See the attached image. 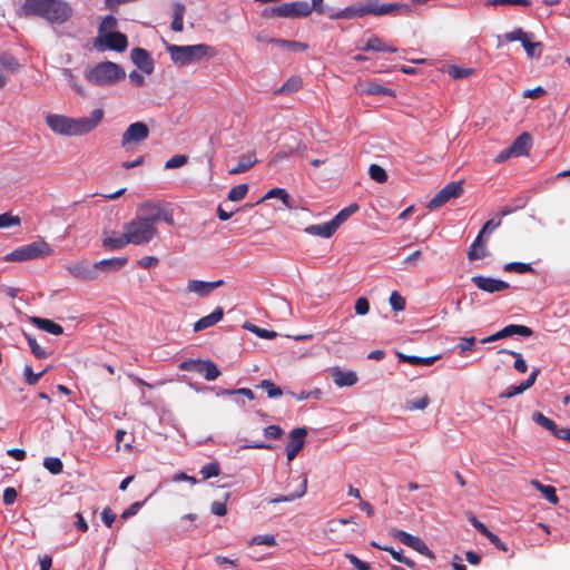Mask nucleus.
<instances>
[{
  "instance_id": "nucleus-29",
  "label": "nucleus",
  "mask_w": 570,
  "mask_h": 570,
  "mask_svg": "<svg viewBox=\"0 0 570 570\" xmlns=\"http://www.w3.org/2000/svg\"><path fill=\"white\" fill-rule=\"evenodd\" d=\"M396 356L400 362L409 363L411 365H423V366H431L434 364L438 360L441 358V355H434L429 357H420L414 355H406L403 353H396Z\"/></svg>"
},
{
  "instance_id": "nucleus-31",
  "label": "nucleus",
  "mask_w": 570,
  "mask_h": 570,
  "mask_svg": "<svg viewBox=\"0 0 570 570\" xmlns=\"http://www.w3.org/2000/svg\"><path fill=\"white\" fill-rule=\"evenodd\" d=\"M364 51H389L396 52L397 49L395 47L389 46L382 41L377 36L370 37L365 45L362 47Z\"/></svg>"
},
{
  "instance_id": "nucleus-43",
  "label": "nucleus",
  "mask_w": 570,
  "mask_h": 570,
  "mask_svg": "<svg viewBox=\"0 0 570 570\" xmlns=\"http://www.w3.org/2000/svg\"><path fill=\"white\" fill-rule=\"evenodd\" d=\"M499 353H505V354H509V355L513 356L515 358L514 364H513V367L515 368V371H518L520 373H525L527 372L528 364L524 361V358H523L521 353L514 352V351H510V350H505V348L500 350Z\"/></svg>"
},
{
  "instance_id": "nucleus-60",
  "label": "nucleus",
  "mask_w": 570,
  "mask_h": 570,
  "mask_svg": "<svg viewBox=\"0 0 570 570\" xmlns=\"http://www.w3.org/2000/svg\"><path fill=\"white\" fill-rule=\"evenodd\" d=\"M187 160L188 158L186 155H175L166 161L165 168L174 169L181 167L187 163Z\"/></svg>"
},
{
  "instance_id": "nucleus-18",
  "label": "nucleus",
  "mask_w": 570,
  "mask_h": 570,
  "mask_svg": "<svg viewBox=\"0 0 570 570\" xmlns=\"http://www.w3.org/2000/svg\"><path fill=\"white\" fill-rule=\"evenodd\" d=\"M132 62L145 73L150 75L154 70V60L150 53L142 48H134L130 52Z\"/></svg>"
},
{
  "instance_id": "nucleus-59",
  "label": "nucleus",
  "mask_w": 570,
  "mask_h": 570,
  "mask_svg": "<svg viewBox=\"0 0 570 570\" xmlns=\"http://www.w3.org/2000/svg\"><path fill=\"white\" fill-rule=\"evenodd\" d=\"M390 304L395 312L403 311L405 308V298L402 297L397 292H392L390 295Z\"/></svg>"
},
{
  "instance_id": "nucleus-48",
  "label": "nucleus",
  "mask_w": 570,
  "mask_h": 570,
  "mask_svg": "<svg viewBox=\"0 0 570 570\" xmlns=\"http://www.w3.org/2000/svg\"><path fill=\"white\" fill-rule=\"evenodd\" d=\"M248 189L249 187L247 184L236 185L229 190L228 199L232 202H239L246 196Z\"/></svg>"
},
{
  "instance_id": "nucleus-46",
  "label": "nucleus",
  "mask_w": 570,
  "mask_h": 570,
  "mask_svg": "<svg viewBox=\"0 0 570 570\" xmlns=\"http://www.w3.org/2000/svg\"><path fill=\"white\" fill-rule=\"evenodd\" d=\"M24 337L29 344V347L32 352V354L37 357V358H47L48 357V353L45 351V348H42L36 341L35 337H32L30 334L28 333H24Z\"/></svg>"
},
{
  "instance_id": "nucleus-12",
  "label": "nucleus",
  "mask_w": 570,
  "mask_h": 570,
  "mask_svg": "<svg viewBox=\"0 0 570 570\" xmlns=\"http://www.w3.org/2000/svg\"><path fill=\"white\" fill-rule=\"evenodd\" d=\"M463 194L462 181H451L445 185L428 204V208L433 210L443 206L452 198H459Z\"/></svg>"
},
{
  "instance_id": "nucleus-57",
  "label": "nucleus",
  "mask_w": 570,
  "mask_h": 570,
  "mask_svg": "<svg viewBox=\"0 0 570 570\" xmlns=\"http://www.w3.org/2000/svg\"><path fill=\"white\" fill-rule=\"evenodd\" d=\"M236 394L243 395V396L247 397L249 401L255 399L253 391L247 387H240V389H236V390H220L217 393L218 396L219 395H236Z\"/></svg>"
},
{
  "instance_id": "nucleus-37",
  "label": "nucleus",
  "mask_w": 570,
  "mask_h": 570,
  "mask_svg": "<svg viewBox=\"0 0 570 570\" xmlns=\"http://www.w3.org/2000/svg\"><path fill=\"white\" fill-rule=\"evenodd\" d=\"M362 91L367 95H383V96H390V97L395 96V92L391 88L384 87L376 81L366 82V85H365L364 89H362Z\"/></svg>"
},
{
  "instance_id": "nucleus-28",
  "label": "nucleus",
  "mask_w": 570,
  "mask_h": 570,
  "mask_svg": "<svg viewBox=\"0 0 570 570\" xmlns=\"http://www.w3.org/2000/svg\"><path fill=\"white\" fill-rule=\"evenodd\" d=\"M531 144V136L528 132L519 135L510 146V151L514 153V156L520 157L528 154Z\"/></svg>"
},
{
  "instance_id": "nucleus-45",
  "label": "nucleus",
  "mask_w": 570,
  "mask_h": 570,
  "mask_svg": "<svg viewBox=\"0 0 570 570\" xmlns=\"http://www.w3.org/2000/svg\"><path fill=\"white\" fill-rule=\"evenodd\" d=\"M504 272H514L518 274L533 273L534 269L530 264L520 263V262H511L504 265Z\"/></svg>"
},
{
  "instance_id": "nucleus-49",
  "label": "nucleus",
  "mask_w": 570,
  "mask_h": 570,
  "mask_svg": "<svg viewBox=\"0 0 570 570\" xmlns=\"http://www.w3.org/2000/svg\"><path fill=\"white\" fill-rule=\"evenodd\" d=\"M370 177L376 183L383 184L387 180L386 170L380 165L373 164L368 169Z\"/></svg>"
},
{
  "instance_id": "nucleus-9",
  "label": "nucleus",
  "mask_w": 570,
  "mask_h": 570,
  "mask_svg": "<svg viewBox=\"0 0 570 570\" xmlns=\"http://www.w3.org/2000/svg\"><path fill=\"white\" fill-rule=\"evenodd\" d=\"M94 45L98 51L115 50L117 52H124L128 47V39L126 35L119 31L107 32L105 35H98Z\"/></svg>"
},
{
  "instance_id": "nucleus-8",
  "label": "nucleus",
  "mask_w": 570,
  "mask_h": 570,
  "mask_svg": "<svg viewBox=\"0 0 570 570\" xmlns=\"http://www.w3.org/2000/svg\"><path fill=\"white\" fill-rule=\"evenodd\" d=\"M51 254V248L46 242H33L21 248L13 250L9 255V259L13 262H24L36 259L39 257L48 256Z\"/></svg>"
},
{
  "instance_id": "nucleus-44",
  "label": "nucleus",
  "mask_w": 570,
  "mask_h": 570,
  "mask_svg": "<svg viewBox=\"0 0 570 570\" xmlns=\"http://www.w3.org/2000/svg\"><path fill=\"white\" fill-rule=\"evenodd\" d=\"M257 387L266 391L269 399L279 397L283 395V390L274 384L271 380H263Z\"/></svg>"
},
{
  "instance_id": "nucleus-55",
  "label": "nucleus",
  "mask_w": 570,
  "mask_h": 570,
  "mask_svg": "<svg viewBox=\"0 0 570 570\" xmlns=\"http://www.w3.org/2000/svg\"><path fill=\"white\" fill-rule=\"evenodd\" d=\"M117 27V19L114 16H107L104 18L101 23L99 24V35H105L107 32H115L114 29Z\"/></svg>"
},
{
  "instance_id": "nucleus-56",
  "label": "nucleus",
  "mask_w": 570,
  "mask_h": 570,
  "mask_svg": "<svg viewBox=\"0 0 570 570\" xmlns=\"http://www.w3.org/2000/svg\"><path fill=\"white\" fill-rule=\"evenodd\" d=\"M21 223L19 216L11 215L9 213H3L0 215V228H8L11 226H19Z\"/></svg>"
},
{
  "instance_id": "nucleus-30",
  "label": "nucleus",
  "mask_w": 570,
  "mask_h": 570,
  "mask_svg": "<svg viewBox=\"0 0 570 570\" xmlns=\"http://www.w3.org/2000/svg\"><path fill=\"white\" fill-rule=\"evenodd\" d=\"M31 323L35 324L38 328L46 331L52 335H61L63 333V328L61 325L48 318L33 316L31 317Z\"/></svg>"
},
{
  "instance_id": "nucleus-64",
  "label": "nucleus",
  "mask_w": 570,
  "mask_h": 570,
  "mask_svg": "<svg viewBox=\"0 0 570 570\" xmlns=\"http://www.w3.org/2000/svg\"><path fill=\"white\" fill-rule=\"evenodd\" d=\"M345 558L356 570H370L368 563L360 560L355 554L346 553Z\"/></svg>"
},
{
  "instance_id": "nucleus-6",
  "label": "nucleus",
  "mask_w": 570,
  "mask_h": 570,
  "mask_svg": "<svg viewBox=\"0 0 570 570\" xmlns=\"http://www.w3.org/2000/svg\"><path fill=\"white\" fill-rule=\"evenodd\" d=\"M312 8L306 1H294L283 3L278 7L264 10V17H279V18H303L309 16Z\"/></svg>"
},
{
  "instance_id": "nucleus-26",
  "label": "nucleus",
  "mask_w": 570,
  "mask_h": 570,
  "mask_svg": "<svg viewBox=\"0 0 570 570\" xmlns=\"http://www.w3.org/2000/svg\"><path fill=\"white\" fill-rule=\"evenodd\" d=\"M48 0H24L20 8L21 14L26 17H40L46 8Z\"/></svg>"
},
{
  "instance_id": "nucleus-40",
  "label": "nucleus",
  "mask_w": 570,
  "mask_h": 570,
  "mask_svg": "<svg viewBox=\"0 0 570 570\" xmlns=\"http://www.w3.org/2000/svg\"><path fill=\"white\" fill-rule=\"evenodd\" d=\"M360 209L357 204H351L347 207L340 210L333 218V225L337 228L345 223L353 214H355Z\"/></svg>"
},
{
  "instance_id": "nucleus-63",
  "label": "nucleus",
  "mask_w": 570,
  "mask_h": 570,
  "mask_svg": "<svg viewBox=\"0 0 570 570\" xmlns=\"http://www.w3.org/2000/svg\"><path fill=\"white\" fill-rule=\"evenodd\" d=\"M529 36V33H527L525 31H523L521 28H517L514 29L513 31L511 32H507L504 35V39L507 41H520L521 43L523 42V40H525V38Z\"/></svg>"
},
{
  "instance_id": "nucleus-35",
  "label": "nucleus",
  "mask_w": 570,
  "mask_h": 570,
  "mask_svg": "<svg viewBox=\"0 0 570 570\" xmlns=\"http://www.w3.org/2000/svg\"><path fill=\"white\" fill-rule=\"evenodd\" d=\"M185 11H186V8L183 3H180V2L175 3L173 21L170 24V28L173 31H175V32L183 31Z\"/></svg>"
},
{
  "instance_id": "nucleus-34",
  "label": "nucleus",
  "mask_w": 570,
  "mask_h": 570,
  "mask_svg": "<svg viewBox=\"0 0 570 570\" xmlns=\"http://www.w3.org/2000/svg\"><path fill=\"white\" fill-rule=\"evenodd\" d=\"M256 163H257V159L255 157V154L243 155L239 158L237 165L235 167H233L232 169H229V174L236 175V174L245 173L248 169H250Z\"/></svg>"
},
{
  "instance_id": "nucleus-58",
  "label": "nucleus",
  "mask_w": 570,
  "mask_h": 570,
  "mask_svg": "<svg viewBox=\"0 0 570 570\" xmlns=\"http://www.w3.org/2000/svg\"><path fill=\"white\" fill-rule=\"evenodd\" d=\"M249 544H257V546H267V547H274L276 546V539L273 534H263V535H256L250 539Z\"/></svg>"
},
{
  "instance_id": "nucleus-33",
  "label": "nucleus",
  "mask_w": 570,
  "mask_h": 570,
  "mask_svg": "<svg viewBox=\"0 0 570 570\" xmlns=\"http://www.w3.org/2000/svg\"><path fill=\"white\" fill-rule=\"evenodd\" d=\"M530 484L535 488L551 504H557L559 502L556 489L552 485H544L535 479L531 480Z\"/></svg>"
},
{
  "instance_id": "nucleus-39",
  "label": "nucleus",
  "mask_w": 570,
  "mask_h": 570,
  "mask_svg": "<svg viewBox=\"0 0 570 570\" xmlns=\"http://www.w3.org/2000/svg\"><path fill=\"white\" fill-rule=\"evenodd\" d=\"M522 47L524 48L529 58H539L542 53V43L539 41H532V35L523 40Z\"/></svg>"
},
{
  "instance_id": "nucleus-38",
  "label": "nucleus",
  "mask_w": 570,
  "mask_h": 570,
  "mask_svg": "<svg viewBox=\"0 0 570 570\" xmlns=\"http://www.w3.org/2000/svg\"><path fill=\"white\" fill-rule=\"evenodd\" d=\"M303 86V80L298 76L288 78L275 94H292L298 91Z\"/></svg>"
},
{
  "instance_id": "nucleus-54",
  "label": "nucleus",
  "mask_w": 570,
  "mask_h": 570,
  "mask_svg": "<svg viewBox=\"0 0 570 570\" xmlns=\"http://www.w3.org/2000/svg\"><path fill=\"white\" fill-rule=\"evenodd\" d=\"M448 72L453 79H462L471 76L473 73V69L459 66H450Z\"/></svg>"
},
{
  "instance_id": "nucleus-10",
  "label": "nucleus",
  "mask_w": 570,
  "mask_h": 570,
  "mask_svg": "<svg viewBox=\"0 0 570 570\" xmlns=\"http://www.w3.org/2000/svg\"><path fill=\"white\" fill-rule=\"evenodd\" d=\"M149 136V128L142 121L130 124L121 136V147L130 150L134 145L145 141Z\"/></svg>"
},
{
  "instance_id": "nucleus-3",
  "label": "nucleus",
  "mask_w": 570,
  "mask_h": 570,
  "mask_svg": "<svg viewBox=\"0 0 570 570\" xmlns=\"http://www.w3.org/2000/svg\"><path fill=\"white\" fill-rule=\"evenodd\" d=\"M125 77L124 68L112 61H102L85 70L87 81L97 87L114 86Z\"/></svg>"
},
{
  "instance_id": "nucleus-15",
  "label": "nucleus",
  "mask_w": 570,
  "mask_h": 570,
  "mask_svg": "<svg viewBox=\"0 0 570 570\" xmlns=\"http://www.w3.org/2000/svg\"><path fill=\"white\" fill-rule=\"evenodd\" d=\"M307 431L304 428H296L291 431L288 435V441L286 443V455L287 460L292 461L296 458L299 451L303 449L305 444Z\"/></svg>"
},
{
  "instance_id": "nucleus-53",
  "label": "nucleus",
  "mask_w": 570,
  "mask_h": 570,
  "mask_svg": "<svg viewBox=\"0 0 570 570\" xmlns=\"http://www.w3.org/2000/svg\"><path fill=\"white\" fill-rule=\"evenodd\" d=\"M277 46H279L283 49L291 50V51H305L307 49L306 43H303L299 41H294V40H285V39L278 40Z\"/></svg>"
},
{
  "instance_id": "nucleus-25",
  "label": "nucleus",
  "mask_w": 570,
  "mask_h": 570,
  "mask_svg": "<svg viewBox=\"0 0 570 570\" xmlns=\"http://www.w3.org/2000/svg\"><path fill=\"white\" fill-rule=\"evenodd\" d=\"M334 383L340 386H352L357 382V375L353 371L335 368L332 373Z\"/></svg>"
},
{
  "instance_id": "nucleus-50",
  "label": "nucleus",
  "mask_w": 570,
  "mask_h": 570,
  "mask_svg": "<svg viewBox=\"0 0 570 570\" xmlns=\"http://www.w3.org/2000/svg\"><path fill=\"white\" fill-rule=\"evenodd\" d=\"M199 473L203 476V480H208L214 476H218L220 473V466L218 462H210L206 465H204Z\"/></svg>"
},
{
  "instance_id": "nucleus-7",
  "label": "nucleus",
  "mask_w": 570,
  "mask_h": 570,
  "mask_svg": "<svg viewBox=\"0 0 570 570\" xmlns=\"http://www.w3.org/2000/svg\"><path fill=\"white\" fill-rule=\"evenodd\" d=\"M72 16V8L63 0H48L40 18L51 23H63Z\"/></svg>"
},
{
  "instance_id": "nucleus-23",
  "label": "nucleus",
  "mask_w": 570,
  "mask_h": 570,
  "mask_svg": "<svg viewBox=\"0 0 570 570\" xmlns=\"http://www.w3.org/2000/svg\"><path fill=\"white\" fill-rule=\"evenodd\" d=\"M483 236H484V234H481V230H480L476 238L470 246V249L468 252V258L470 261L481 259L488 255L487 240L483 238Z\"/></svg>"
},
{
  "instance_id": "nucleus-14",
  "label": "nucleus",
  "mask_w": 570,
  "mask_h": 570,
  "mask_svg": "<svg viewBox=\"0 0 570 570\" xmlns=\"http://www.w3.org/2000/svg\"><path fill=\"white\" fill-rule=\"evenodd\" d=\"M532 420L543 429L548 430L556 438L570 442V429L559 428L554 421L547 417L541 412H534Z\"/></svg>"
},
{
  "instance_id": "nucleus-22",
  "label": "nucleus",
  "mask_w": 570,
  "mask_h": 570,
  "mask_svg": "<svg viewBox=\"0 0 570 570\" xmlns=\"http://www.w3.org/2000/svg\"><path fill=\"white\" fill-rule=\"evenodd\" d=\"M224 317V309L220 306H217L213 313L209 315L203 316L194 324V331L199 332L206 330L208 327L214 326Z\"/></svg>"
},
{
  "instance_id": "nucleus-16",
  "label": "nucleus",
  "mask_w": 570,
  "mask_h": 570,
  "mask_svg": "<svg viewBox=\"0 0 570 570\" xmlns=\"http://www.w3.org/2000/svg\"><path fill=\"white\" fill-rule=\"evenodd\" d=\"M472 283L485 293H499L510 288V284L498 278L475 275L471 278Z\"/></svg>"
},
{
  "instance_id": "nucleus-19",
  "label": "nucleus",
  "mask_w": 570,
  "mask_h": 570,
  "mask_svg": "<svg viewBox=\"0 0 570 570\" xmlns=\"http://www.w3.org/2000/svg\"><path fill=\"white\" fill-rule=\"evenodd\" d=\"M141 209H155V213L149 215L151 223L156 226V223L164 220L168 225H174V216L170 210L164 209L159 204L154 202H144Z\"/></svg>"
},
{
  "instance_id": "nucleus-17",
  "label": "nucleus",
  "mask_w": 570,
  "mask_h": 570,
  "mask_svg": "<svg viewBox=\"0 0 570 570\" xmlns=\"http://www.w3.org/2000/svg\"><path fill=\"white\" fill-rule=\"evenodd\" d=\"M69 274L78 279L91 281L97 278L95 264L90 265L87 261H80L67 266Z\"/></svg>"
},
{
  "instance_id": "nucleus-20",
  "label": "nucleus",
  "mask_w": 570,
  "mask_h": 570,
  "mask_svg": "<svg viewBox=\"0 0 570 570\" xmlns=\"http://www.w3.org/2000/svg\"><path fill=\"white\" fill-rule=\"evenodd\" d=\"M298 479H299V483H298L297 488L295 489V491H293L289 494L271 498L267 500V502L271 504H276V503H282V502H292L294 500H297V499H301L302 497H304L306 493V490H307V476L302 475Z\"/></svg>"
},
{
  "instance_id": "nucleus-32",
  "label": "nucleus",
  "mask_w": 570,
  "mask_h": 570,
  "mask_svg": "<svg viewBox=\"0 0 570 570\" xmlns=\"http://www.w3.org/2000/svg\"><path fill=\"white\" fill-rule=\"evenodd\" d=\"M128 238L124 232L121 235H111L102 239V245L109 250H117L128 245Z\"/></svg>"
},
{
  "instance_id": "nucleus-1",
  "label": "nucleus",
  "mask_w": 570,
  "mask_h": 570,
  "mask_svg": "<svg viewBox=\"0 0 570 570\" xmlns=\"http://www.w3.org/2000/svg\"><path fill=\"white\" fill-rule=\"evenodd\" d=\"M328 13L331 20L363 18L365 16H410L411 6L401 2L382 3L380 0H365Z\"/></svg>"
},
{
  "instance_id": "nucleus-52",
  "label": "nucleus",
  "mask_w": 570,
  "mask_h": 570,
  "mask_svg": "<svg viewBox=\"0 0 570 570\" xmlns=\"http://www.w3.org/2000/svg\"><path fill=\"white\" fill-rule=\"evenodd\" d=\"M47 371H48V368H45L43 371H41L39 373H33L32 367L30 365H26L24 372H23L24 382L28 385H36Z\"/></svg>"
},
{
  "instance_id": "nucleus-47",
  "label": "nucleus",
  "mask_w": 570,
  "mask_h": 570,
  "mask_svg": "<svg viewBox=\"0 0 570 570\" xmlns=\"http://www.w3.org/2000/svg\"><path fill=\"white\" fill-rule=\"evenodd\" d=\"M43 466L52 474L62 472L63 463L59 458L48 456L43 460Z\"/></svg>"
},
{
  "instance_id": "nucleus-62",
  "label": "nucleus",
  "mask_w": 570,
  "mask_h": 570,
  "mask_svg": "<svg viewBox=\"0 0 570 570\" xmlns=\"http://www.w3.org/2000/svg\"><path fill=\"white\" fill-rule=\"evenodd\" d=\"M355 313L360 316H364L370 312V302L366 297H358L355 302Z\"/></svg>"
},
{
  "instance_id": "nucleus-51",
  "label": "nucleus",
  "mask_w": 570,
  "mask_h": 570,
  "mask_svg": "<svg viewBox=\"0 0 570 570\" xmlns=\"http://www.w3.org/2000/svg\"><path fill=\"white\" fill-rule=\"evenodd\" d=\"M429 404H430V397L428 394H425L417 400L406 401L405 409L409 411L424 410Z\"/></svg>"
},
{
  "instance_id": "nucleus-61",
  "label": "nucleus",
  "mask_w": 570,
  "mask_h": 570,
  "mask_svg": "<svg viewBox=\"0 0 570 570\" xmlns=\"http://www.w3.org/2000/svg\"><path fill=\"white\" fill-rule=\"evenodd\" d=\"M0 65L3 68L12 70V71L17 70L19 67V63L17 62V60L11 55H8V53H2L0 56Z\"/></svg>"
},
{
  "instance_id": "nucleus-27",
  "label": "nucleus",
  "mask_w": 570,
  "mask_h": 570,
  "mask_svg": "<svg viewBox=\"0 0 570 570\" xmlns=\"http://www.w3.org/2000/svg\"><path fill=\"white\" fill-rule=\"evenodd\" d=\"M128 259L127 257H112L99 261L95 263L96 273L99 271L101 272H109V271H118L122 268L127 264Z\"/></svg>"
},
{
  "instance_id": "nucleus-4",
  "label": "nucleus",
  "mask_w": 570,
  "mask_h": 570,
  "mask_svg": "<svg viewBox=\"0 0 570 570\" xmlns=\"http://www.w3.org/2000/svg\"><path fill=\"white\" fill-rule=\"evenodd\" d=\"M167 51L173 62L180 67L216 56L215 48L206 43L188 46L168 45Z\"/></svg>"
},
{
  "instance_id": "nucleus-36",
  "label": "nucleus",
  "mask_w": 570,
  "mask_h": 570,
  "mask_svg": "<svg viewBox=\"0 0 570 570\" xmlns=\"http://www.w3.org/2000/svg\"><path fill=\"white\" fill-rule=\"evenodd\" d=\"M505 337H510L512 335H521L524 337H530L533 335L532 328L525 325L520 324H509L502 328Z\"/></svg>"
},
{
  "instance_id": "nucleus-21",
  "label": "nucleus",
  "mask_w": 570,
  "mask_h": 570,
  "mask_svg": "<svg viewBox=\"0 0 570 570\" xmlns=\"http://www.w3.org/2000/svg\"><path fill=\"white\" fill-rule=\"evenodd\" d=\"M224 284L223 279L216 282H204L190 279L187 285L189 292L196 293L199 296H207L209 293Z\"/></svg>"
},
{
  "instance_id": "nucleus-5",
  "label": "nucleus",
  "mask_w": 570,
  "mask_h": 570,
  "mask_svg": "<svg viewBox=\"0 0 570 570\" xmlns=\"http://www.w3.org/2000/svg\"><path fill=\"white\" fill-rule=\"evenodd\" d=\"M129 244L142 245L151 242L157 235V228L149 216H137L124 226Z\"/></svg>"
},
{
  "instance_id": "nucleus-41",
  "label": "nucleus",
  "mask_w": 570,
  "mask_h": 570,
  "mask_svg": "<svg viewBox=\"0 0 570 570\" xmlns=\"http://www.w3.org/2000/svg\"><path fill=\"white\" fill-rule=\"evenodd\" d=\"M61 75L63 76L65 80L68 82V85L70 87H72V89L81 97H85L86 96V90L85 88L79 83L77 77L75 76V73L72 72L71 69H68V68H63L61 70Z\"/></svg>"
},
{
  "instance_id": "nucleus-42",
  "label": "nucleus",
  "mask_w": 570,
  "mask_h": 570,
  "mask_svg": "<svg viewBox=\"0 0 570 570\" xmlns=\"http://www.w3.org/2000/svg\"><path fill=\"white\" fill-rule=\"evenodd\" d=\"M269 198H279L285 204L286 207H291V205L288 204L289 195L283 188H273V189L268 190L265 194V196L262 197L256 204H259V203L264 202L265 199H269Z\"/></svg>"
},
{
  "instance_id": "nucleus-2",
  "label": "nucleus",
  "mask_w": 570,
  "mask_h": 570,
  "mask_svg": "<svg viewBox=\"0 0 570 570\" xmlns=\"http://www.w3.org/2000/svg\"><path fill=\"white\" fill-rule=\"evenodd\" d=\"M105 112L101 108L94 109L88 117L71 118L65 115L50 114L46 124L60 136H82L91 132L102 121Z\"/></svg>"
},
{
  "instance_id": "nucleus-24",
  "label": "nucleus",
  "mask_w": 570,
  "mask_h": 570,
  "mask_svg": "<svg viewBox=\"0 0 570 570\" xmlns=\"http://www.w3.org/2000/svg\"><path fill=\"white\" fill-rule=\"evenodd\" d=\"M336 230H337V227L335 225H333L332 219L324 224L309 225L305 228V232L307 234L314 235V236H320L323 238L331 237Z\"/></svg>"
},
{
  "instance_id": "nucleus-11",
  "label": "nucleus",
  "mask_w": 570,
  "mask_h": 570,
  "mask_svg": "<svg viewBox=\"0 0 570 570\" xmlns=\"http://www.w3.org/2000/svg\"><path fill=\"white\" fill-rule=\"evenodd\" d=\"M179 370L199 373L207 381H214L220 375L217 365L209 360H186L180 363Z\"/></svg>"
},
{
  "instance_id": "nucleus-13",
  "label": "nucleus",
  "mask_w": 570,
  "mask_h": 570,
  "mask_svg": "<svg viewBox=\"0 0 570 570\" xmlns=\"http://www.w3.org/2000/svg\"><path fill=\"white\" fill-rule=\"evenodd\" d=\"M391 535L399 540L401 543L405 544L406 547L412 548L413 550L417 551L419 553L430 558L434 559L433 552L429 549V547L425 544V542L415 535H412L403 530L399 529H392Z\"/></svg>"
}]
</instances>
